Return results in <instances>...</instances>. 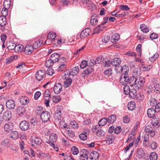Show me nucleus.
<instances>
[{"mask_svg":"<svg viewBox=\"0 0 160 160\" xmlns=\"http://www.w3.org/2000/svg\"><path fill=\"white\" fill-rule=\"evenodd\" d=\"M140 28L141 30L143 32L147 33L149 31L148 27L144 24H141L140 26Z\"/></svg>","mask_w":160,"mask_h":160,"instance_id":"31","label":"nucleus"},{"mask_svg":"<svg viewBox=\"0 0 160 160\" xmlns=\"http://www.w3.org/2000/svg\"><path fill=\"white\" fill-rule=\"evenodd\" d=\"M154 91L157 93H160V84L157 82L153 83Z\"/></svg>","mask_w":160,"mask_h":160,"instance_id":"32","label":"nucleus"},{"mask_svg":"<svg viewBox=\"0 0 160 160\" xmlns=\"http://www.w3.org/2000/svg\"><path fill=\"white\" fill-rule=\"evenodd\" d=\"M57 140V135L55 133L51 134L49 137V140L46 141V142L49 144L50 146L54 149L58 148L56 147L55 145L54 142Z\"/></svg>","mask_w":160,"mask_h":160,"instance_id":"2","label":"nucleus"},{"mask_svg":"<svg viewBox=\"0 0 160 160\" xmlns=\"http://www.w3.org/2000/svg\"><path fill=\"white\" fill-rule=\"evenodd\" d=\"M43 41L42 40H39L36 41L32 46L33 49H36L39 48L42 44Z\"/></svg>","mask_w":160,"mask_h":160,"instance_id":"28","label":"nucleus"},{"mask_svg":"<svg viewBox=\"0 0 160 160\" xmlns=\"http://www.w3.org/2000/svg\"><path fill=\"white\" fill-rule=\"evenodd\" d=\"M23 46L21 44H18L15 45L14 51L16 52L19 53L21 52L23 49Z\"/></svg>","mask_w":160,"mask_h":160,"instance_id":"33","label":"nucleus"},{"mask_svg":"<svg viewBox=\"0 0 160 160\" xmlns=\"http://www.w3.org/2000/svg\"><path fill=\"white\" fill-rule=\"evenodd\" d=\"M93 71V69L92 67H88L84 71V73L86 75H89Z\"/></svg>","mask_w":160,"mask_h":160,"instance_id":"57","label":"nucleus"},{"mask_svg":"<svg viewBox=\"0 0 160 160\" xmlns=\"http://www.w3.org/2000/svg\"><path fill=\"white\" fill-rule=\"evenodd\" d=\"M52 99L53 102L56 103L58 102L61 99L59 96H53Z\"/></svg>","mask_w":160,"mask_h":160,"instance_id":"61","label":"nucleus"},{"mask_svg":"<svg viewBox=\"0 0 160 160\" xmlns=\"http://www.w3.org/2000/svg\"><path fill=\"white\" fill-rule=\"evenodd\" d=\"M54 62L50 58L46 62L45 65L47 67H49L52 66Z\"/></svg>","mask_w":160,"mask_h":160,"instance_id":"49","label":"nucleus"},{"mask_svg":"<svg viewBox=\"0 0 160 160\" xmlns=\"http://www.w3.org/2000/svg\"><path fill=\"white\" fill-rule=\"evenodd\" d=\"M56 34L53 32H50L48 34V38L49 39L53 40L56 37Z\"/></svg>","mask_w":160,"mask_h":160,"instance_id":"42","label":"nucleus"},{"mask_svg":"<svg viewBox=\"0 0 160 160\" xmlns=\"http://www.w3.org/2000/svg\"><path fill=\"white\" fill-rule=\"evenodd\" d=\"M20 102L22 105H26L28 104L29 100L28 98L26 96H22L19 99Z\"/></svg>","mask_w":160,"mask_h":160,"instance_id":"22","label":"nucleus"},{"mask_svg":"<svg viewBox=\"0 0 160 160\" xmlns=\"http://www.w3.org/2000/svg\"><path fill=\"white\" fill-rule=\"evenodd\" d=\"M136 97V99L139 102H141V101H142L144 98L143 95L142 93L138 94V95L137 94Z\"/></svg>","mask_w":160,"mask_h":160,"instance_id":"52","label":"nucleus"},{"mask_svg":"<svg viewBox=\"0 0 160 160\" xmlns=\"http://www.w3.org/2000/svg\"><path fill=\"white\" fill-rule=\"evenodd\" d=\"M33 48L31 45H28L25 48L24 51L26 54L29 55L33 51Z\"/></svg>","mask_w":160,"mask_h":160,"instance_id":"20","label":"nucleus"},{"mask_svg":"<svg viewBox=\"0 0 160 160\" xmlns=\"http://www.w3.org/2000/svg\"><path fill=\"white\" fill-rule=\"evenodd\" d=\"M54 72V70L52 68H49L47 70V73L50 76H52Z\"/></svg>","mask_w":160,"mask_h":160,"instance_id":"64","label":"nucleus"},{"mask_svg":"<svg viewBox=\"0 0 160 160\" xmlns=\"http://www.w3.org/2000/svg\"><path fill=\"white\" fill-rule=\"evenodd\" d=\"M15 45L14 43L10 42L8 44H7V47L9 49L13 50L15 49Z\"/></svg>","mask_w":160,"mask_h":160,"instance_id":"54","label":"nucleus"},{"mask_svg":"<svg viewBox=\"0 0 160 160\" xmlns=\"http://www.w3.org/2000/svg\"><path fill=\"white\" fill-rule=\"evenodd\" d=\"M72 152L74 155H77L79 153V150L76 146H73L71 149Z\"/></svg>","mask_w":160,"mask_h":160,"instance_id":"43","label":"nucleus"},{"mask_svg":"<svg viewBox=\"0 0 160 160\" xmlns=\"http://www.w3.org/2000/svg\"><path fill=\"white\" fill-rule=\"evenodd\" d=\"M9 141V139L7 138H6L2 141L1 144L2 146L6 147L8 146Z\"/></svg>","mask_w":160,"mask_h":160,"instance_id":"45","label":"nucleus"},{"mask_svg":"<svg viewBox=\"0 0 160 160\" xmlns=\"http://www.w3.org/2000/svg\"><path fill=\"white\" fill-rule=\"evenodd\" d=\"M119 38V35L118 33H116L112 36L111 42L112 43L116 42L118 41Z\"/></svg>","mask_w":160,"mask_h":160,"instance_id":"26","label":"nucleus"},{"mask_svg":"<svg viewBox=\"0 0 160 160\" xmlns=\"http://www.w3.org/2000/svg\"><path fill=\"white\" fill-rule=\"evenodd\" d=\"M79 137L81 140L83 141L86 140L87 138V135L86 133H83L80 134L79 135Z\"/></svg>","mask_w":160,"mask_h":160,"instance_id":"58","label":"nucleus"},{"mask_svg":"<svg viewBox=\"0 0 160 160\" xmlns=\"http://www.w3.org/2000/svg\"><path fill=\"white\" fill-rule=\"evenodd\" d=\"M42 142V140L38 136H36L35 138L32 139V145L34 146H35L34 144L36 145H40L41 144Z\"/></svg>","mask_w":160,"mask_h":160,"instance_id":"13","label":"nucleus"},{"mask_svg":"<svg viewBox=\"0 0 160 160\" xmlns=\"http://www.w3.org/2000/svg\"><path fill=\"white\" fill-rule=\"evenodd\" d=\"M65 133L67 136L72 138L75 136V133L72 130H66L65 132Z\"/></svg>","mask_w":160,"mask_h":160,"instance_id":"37","label":"nucleus"},{"mask_svg":"<svg viewBox=\"0 0 160 160\" xmlns=\"http://www.w3.org/2000/svg\"><path fill=\"white\" fill-rule=\"evenodd\" d=\"M6 106L9 109H13L15 106V102L12 100H9L6 102Z\"/></svg>","mask_w":160,"mask_h":160,"instance_id":"12","label":"nucleus"},{"mask_svg":"<svg viewBox=\"0 0 160 160\" xmlns=\"http://www.w3.org/2000/svg\"><path fill=\"white\" fill-rule=\"evenodd\" d=\"M130 82L131 87H134L136 89H138L144 84L145 80L143 77H139L136 78L132 76L130 78Z\"/></svg>","mask_w":160,"mask_h":160,"instance_id":"1","label":"nucleus"},{"mask_svg":"<svg viewBox=\"0 0 160 160\" xmlns=\"http://www.w3.org/2000/svg\"><path fill=\"white\" fill-rule=\"evenodd\" d=\"M131 88L130 90V92H129V94L128 95H129L130 98H135L137 94V92L136 91V89H136L135 88H134L133 87Z\"/></svg>","mask_w":160,"mask_h":160,"instance_id":"18","label":"nucleus"},{"mask_svg":"<svg viewBox=\"0 0 160 160\" xmlns=\"http://www.w3.org/2000/svg\"><path fill=\"white\" fill-rule=\"evenodd\" d=\"M159 121V118L158 117L155 116L152 119V123L153 126H157Z\"/></svg>","mask_w":160,"mask_h":160,"instance_id":"35","label":"nucleus"},{"mask_svg":"<svg viewBox=\"0 0 160 160\" xmlns=\"http://www.w3.org/2000/svg\"><path fill=\"white\" fill-rule=\"evenodd\" d=\"M9 136L13 140H16L19 137L18 133L17 131H13L11 132Z\"/></svg>","mask_w":160,"mask_h":160,"instance_id":"25","label":"nucleus"},{"mask_svg":"<svg viewBox=\"0 0 160 160\" xmlns=\"http://www.w3.org/2000/svg\"><path fill=\"white\" fill-rule=\"evenodd\" d=\"M150 160H157L158 155L157 153L154 152L151 153L150 155Z\"/></svg>","mask_w":160,"mask_h":160,"instance_id":"47","label":"nucleus"},{"mask_svg":"<svg viewBox=\"0 0 160 160\" xmlns=\"http://www.w3.org/2000/svg\"><path fill=\"white\" fill-rule=\"evenodd\" d=\"M79 70V68L78 66H76L73 68L71 71V75L74 76L76 75L78 73Z\"/></svg>","mask_w":160,"mask_h":160,"instance_id":"34","label":"nucleus"},{"mask_svg":"<svg viewBox=\"0 0 160 160\" xmlns=\"http://www.w3.org/2000/svg\"><path fill=\"white\" fill-rule=\"evenodd\" d=\"M30 126L28 122L26 121H22L19 124V127L22 130H27L29 129Z\"/></svg>","mask_w":160,"mask_h":160,"instance_id":"7","label":"nucleus"},{"mask_svg":"<svg viewBox=\"0 0 160 160\" xmlns=\"http://www.w3.org/2000/svg\"><path fill=\"white\" fill-rule=\"evenodd\" d=\"M99 156V153L96 151L91 152L89 155L90 158L91 160H98Z\"/></svg>","mask_w":160,"mask_h":160,"instance_id":"17","label":"nucleus"},{"mask_svg":"<svg viewBox=\"0 0 160 160\" xmlns=\"http://www.w3.org/2000/svg\"><path fill=\"white\" fill-rule=\"evenodd\" d=\"M156 111L153 108H151L148 109L147 111V114L149 117L151 118L153 117L155 115Z\"/></svg>","mask_w":160,"mask_h":160,"instance_id":"23","label":"nucleus"},{"mask_svg":"<svg viewBox=\"0 0 160 160\" xmlns=\"http://www.w3.org/2000/svg\"><path fill=\"white\" fill-rule=\"evenodd\" d=\"M72 81V80L70 78L66 79L64 83V87L66 88L68 87L71 84Z\"/></svg>","mask_w":160,"mask_h":160,"instance_id":"39","label":"nucleus"},{"mask_svg":"<svg viewBox=\"0 0 160 160\" xmlns=\"http://www.w3.org/2000/svg\"><path fill=\"white\" fill-rule=\"evenodd\" d=\"M11 5V0H5L3 2V6L6 8L9 9Z\"/></svg>","mask_w":160,"mask_h":160,"instance_id":"41","label":"nucleus"},{"mask_svg":"<svg viewBox=\"0 0 160 160\" xmlns=\"http://www.w3.org/2000/svg\"><path fill=\"white\" fill-rule=\"evenodd\" d=\"M144 156V152L143 148H139L137 152V156L139 158H142Z\"/></svg>","mask_w":160,"mask_h":160,"instance_id":"27","label":"nucleus"},{"mask_svg":"<svg viewBox=\"0 0 160 160\" xmlns=\"http://www.w3.org/2000/svg\"><path fill=\"white\" fill-rule=\"evenodd\" d=\"M62 89V85L60 83H57L54 86L53 88L54 92L56 94L59 93Z\"/></svg>","mask_w":160,"mask_h":160,"instance_id":"10","label":"nucleus"},{"mask_svg":"<svg viewBox=\"0 0 160 160\" xmlns=\"http://www.w3.org/2000/svg\"><path fill=\"white\" fill-rule=\"evenodd\" d=\"M159 56V54L157 52H156L153 55L149 58V60L152 62L155 61Z\"/></svg>","mask_w":160,"mask_h":160,"instance_id":"51","label":"nucleus"},{"mask_svg":"<svg viewBox=\"0 0 160 160\" xmlns=\"http://www.w3.org/2000/svg\"><path fill=\"white\" fill-rule=\"evenodd\" d=\"M152 68L151 65H143L142 66V68L144 71H148L150 70Z\"/></svg>","mask_w":160,"mask_h":160,"instance_id":"50","label":"nucleus"},{"mask_svg":"<svg viewBox=\"0 0 160 160\" xmlns=\"http://www.w3.org/2000/svg\"><path fill=\"white\" fill-rule=\"evenodd\" d=\"M17 56H11L10 58H7L6 60V63L7 64H8L12 62L14 59H17Z\"/></svg>","mask_w":160,"mask_h":160,"instance_id":"44","label":"nucleus"},{"mask_svg":"<svg viewBox=\"0 0 160 160\" xmlns=\"http://www.w3.org/2000/svg\"><path fill=\"white\" fill-rule=\"evenodd\" d=\"M12 116L11 112L9 110H7L4 112L3 118L5 120L8 121L11 118Z\"/></svg>","mask_w":160,"mask_h":160,"instance_id":"9","label":"nucleus"},{"mask_svg":"<svg viewBox=\"0 0 160 160\" xmlns=\"http://www.w3.org/2000/svg\"><path fill=\"white\" fill-rule=\"evenodd\" d=\"M51 117L50 114L47 111H43L40 115V118L43 122H47L50 119Z\"/></svg>","mask_w":160,"mask_h":160,"instance_id":"3","label":"nucleus"},{"mask_svg":"<svg viewBox=\"0 0 160 160\" xmlns=\"http://www.w3.org/2000/svg\"><path fill=\"white\" fill-rule=\"evenodd\" d=\"M123 89L124 93L126 95H128L131 89L128 85H126L124 87Z\"/></svg>","mask_w":160,"mask_h":160,"instance_id":"53","label":"nucleus"},{"mask_svg":"<svg viewBox=\"0 0 160 160\" xmlns=\"http://www.w3.org/2000/svg\"><path fill=\"white\" fill-rule=\"evenodd\" d=\"M108 120L107 118H103L101 119L98 122V125L99 126H103L107 123Z\"/></svg>","mask_w":160,"mask_h":160,"instance_id":"40","label":"nucleus"},{"mask_svg":"<svg viewBox=\"0 0 160 160\" xmlns=\"http://www.w3.org/2000/svg\"><path fill=\"white\" fill-rule=\"evenodd\" d=\"M7 24V20L6 17L0 16V25L1 30L2 32L5 31L6 29V25Z\"/></svg>","mask_w":160,"mask_h":160,"instance_id":"5","label":"nucleus"},{"mask_svg":"<svg viewBox=\"0 0 160 160\" xmlns=\"http://www.w3.org/2000/svg\"><path fill=\"white\" fill-rule=\"evenodd\" d=\"M88 66V62L86 60L82 61L80 65V67L81 68L83 69L86 68V66Z\"/></svg>","mask_w":160,"mask_h":160,"instance_id":"59","label":"nucleus"},{"mask_svg":"<svg viewBox=\"0 0 160 160\" xmlns=\"http://www.w3.org/2000/svg\"><path fill=\"white\" fill-rule=\"evenodd\" d=\"M25 108L22 106H18L16 110V111L18 115L21 116L23 115L25 112Z\"/></svg>","mask_w":160,"mask_h":160,"instance_id":"14","label":"nucleus"},{"mask_svg":"<svg viewBox=\"0 0 160 160\" xmlns=\"http://www.w3.org/2000/svg\"><path fill=\"white\" fill-rule=\"evenodd\" d=\"M130 78L128 75L122 74L120 78L119 81L121 84L123 85L128 84L130 86Z\"/></svg>","mask_w":160,"mask_h":160,"instance_id":"4","label":"nucleus"},{"mask_svg":"<svg viewBox=\"0 0 160 160\" xmlns=\"http://www.w3.org/2000/svg\"><path fill=\"white\" fill-rule=\"evenodd\" d=\"M116 120V116L114 114H113L109 118L108 121V122L111 123H113Z\"/></svg>","mask_w":160,"mask_h":160,"instance_id":"46","label":"nucleus"},{"mask_svg":"<svg viewBox=\"0 0 160 160\" xmlns=\"http://www.w3.org/2000/svg\"><path fill=\"white\" fill-rule=\"evenodd\" d=\"M44 111L42 106H38L36 108L35 113L36 115H41L42 112Z\"/></svg>","mask_w":160,"mask_h":160,"instance_id":"38","label":"nucleus"},{"mask_svg":"<svg viewBox=\"0 0 160 160\" xmlns=\"http://www.w3.org/2000/svg\"><path fill=\"white\" fill-rule=\"evenodd\" d=\"M13 123L11 122H8L5 124L4 126V130L7 132H9L13 128Z\"/></svg>","mask_w":160,"mask_h":160,"instance_id":"15","label":"nucleus"},{"mask_svg":"<svg viewBox=\"0 0 160 160\" xmlns=\"http://www.w3.org/2000/svg\"><path fill=\"white\" fill-rule=\"evenodd\" d=\"M107 142H108L109 144H112L113 141V139L112 136H108L107 137Z\"/></svg>","mask_w":160,"mask_h":160,"instance_id":"62","label":"nucleus"},{"mask_svg":"<svg viewBox=\"0 0 160 160\" xmlns=\"http://www.w3.org/2000/svg\"><path fill=\"white\" fill-rule=\"evenodd\" d=\"M70 125L72 128H75L78 127V124L77 122L75 121H72L70 122Z\"/></svg>","mask_w":160,"mask_h":160,"instance_id":"60","label":"nucleus"},{"mask_svg":"<svg viewBox=\"0 0 160 160\" xmlns=\"http://www.w3.org/2000/svg\"><path fill=\"white\" fill-rule=\"evenodd\" d=\"M136 50L138 53V55L140 57L141 56V45L140 44L138 45L136 48Z\"/></svg>","mask_w":160,"mask_h":160,"instance_id":"56","label":"nucleus"},{"mask_svg":"<svg viewBox=\"0 0 160 160\" xmlns=\"http://www.w3.org/2000/svg\"><path fill=\"white\" fill-rule=\"evenodd\" d=\"M50 96V92L49 90H46L44 93V98H49Z\"/></svg>","mask_w":160,"mask_h":160,"instance_id":"63","label":"nucleus"},{"mask_svg":"<svg viewBox=\"0 0 160 160\" xmlns=\"http://www.w3.org/2000/svg\"><path fill=\"white\" fill-rule=\"evenodd\" d=\"M92 130L93 132H95L97 135L99 137L103 136L104 134V132L101 129H99L98 128H97L95 126L93 127Z\"/></svg>","mask_w":160,"mask_h":160,"instance_id":"11","label":"nucleus"},{"mask_svg":"<svg viewBox=\"0 0 160 160\" xmlns=\"http://www.w3.org/2000/svg\"><path fill=\"white\" fill-rule=\"evenodd\" d=\"M121 63V60L119 58H115L112 59L111 62V64L113 66H117L120 65Z\"/></svg>","mask_w":160,"mask_h":160,"instance_id":"21","label":"nucleus"},{"mask_svg":"<svg viewBox=\"0 0 160 160\" xmlns=\"http://www.w3.org/2000/svg\"><path fill=\"white\" fill-rule=\"evenodd\" d=\"M70 75H71V71L69 70H67L64 72V75L62 76V78L64 79H68Z\"/></svg>","mask_w":160,"mask_h":160,"instance_id":"36","label":"nucleus"},{"mask_svg":"<svg viewBox=\"0 0 160 160\" xmlns=\"http://www.w3.org/2000/svg\"><path fill=\"white\" fill-rule=\"evenodd\" d=\"M61 55L59 54L58 53H54L52 54L50 57L52 61H53L54 62H56L58 61L59 58L60 57Z\"/></svg>","mask_w":160,"mask_h":160,"instance_id":"19","label":"nucleus"},{"mask_svg":"<svg viewBox=\"0 0 160 160\" xmlns=\"http://www.w3.org/2000/svg\"><path fill=\"white\" fill-rule=\"evenodd\" d=\"M45 72L43 70H40L36 72V78L38 81L42 80L45 77Z\"/></svg>","mask_w":160,"mask_h":160,"instance_id":"6","label":"nucleus"},{"mask_svg":"<svg viewBox=\"0 0 160 160\" xmlns=\"http://www.w3.org/2000/svg\"><path fill=\"white\" fill-rule=\"evenodd\" d=\"M135 103L134 102L131 101L129 102L128 104V109L130 110H133L135 108Z\"/></svg>","mask_w":160,"mask_h":160,"instance_id":"29","label":"nucleus"},{"mask_svg":"<svg viewBox=\"0 0 160 160\" xmlns=\"http://www.w3.org/2000/svg\"><path fill=\"white\" fill-rule=\"evenodd\" d=\"M129 67L126 65H124L122 67L121 72H122V74L127 75L129 71Z\"/></svg>","mask_w":160,"mask_h":160,"instance_id":"30","label":"nucleus"},{"mask_svg":"<svg viewBox=\"0 0 160 160\" xmlns=\"http://www.w3.org/2000/svg\"><path fill=\"white\" fill-rule=\"evenodd\" d=\"M8 9L4 7L3 8L1 11V13L2 15L1 16L6 17L8 14Z\"/></svg>","mask_w":160,"mask_h":160,"instance_id":"55","label":"nucleus"},{"mask_svg":"<svg viewBox=\"0 0 160 160\" xmlns=\"http://www.w3.org/2000/svg\"><path fill=\"white\" fill-rule=\"evenodd\" d=\"M54 118L58 121L61 120L62 118L61 110L60 109H58L54 115Z\"/></svg>","mask_w":160,"mask_h":160,"instance_id":"16","label":"nucleus"},{"mask_svg":"<svg viewBox=\"0 0 160 160\" xmlns=\"http://www.w3.org/2000/svg\"><path fill=\"white\" fill-rule=\"evenodd\" d=\"M98 22V19L97 18H94V16H92L91 17L90 23L91 25H94L96 24Z\"/></svg>","mask_w":160,"mask_h":160,"instance_id":"48","label":"nucleus"},{"mask_svg":"<svg viewBox=\"0 0 160 160\" xmlns=\"http://www.w3.org/2000/svg\"><path fill=\"white\" fill-rule=\"evenodd\" d=\"M90 32V29L87 28L83 30L79 34V36L81 38H84L88 36Z\"/></svg>","mask_w":160,"mask_h":160,"instance_id":"8","label":"nucleus"},{"mask_svg":"<svg viewBox=\"0 0 160 160\" xmlns=\"http://www.w3.org/2000/svg\"><path fill=\"white\" fill-rule=\"evenodd\" d=\"M85 153L81 154L79 157L80 160H88V156L89 154V152L87 150H85Z\"/></svg>","mask_w":160,"mask_h":160,"instance_id":"24","label":"nucleus"}]
</instances>
